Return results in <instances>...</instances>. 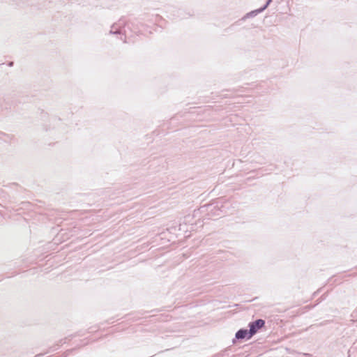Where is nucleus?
Here are the masks:
<instances>
[{"label":"nucleus","instance_id":"9d476101","mask_svg":"<svg viewBox=\"0 0 357 357\" xmlns=\"http://www.w3.org/2000/svg\"><path fill=\"white\" fill-rule=\"evenodd\" d=\"M41 356L40 354H39V355H36V357H39V356Z\"/></svg>","mask_w":357,"mask_h":357},{"label":"nucleus","instance_id":"20e7f679","mask_svg":"<svg viewBox=\"0 0 357 357\" xmlns=\"http://www.w3.org/2000/svg\"><path fill=\"white\" fill-rule=\"evenodd\" d=\"M262 13V10H261V8H258L254 10H252L251 12L248 13L243 18L242 20H244L247 18L254 17L256 15H257L259 13Z\"/></svg>","mask_w":357,"mask_h":357},{"label":"nucleus","instance_id":"f03ea898","mask_svg":"<svg viewBox=\"0 0 357 357\" xmlns=\"http://www.w3.org/2000/svg\"><path fill=\"white\" fill-rule=\"evenodd\" d=\"M265 321L262 319H258L254 321H251L248 324L250 336L255 335L259 329L265 326Z\"/></svg>","mask_w":357,"mask_h":357},{"label":"nucleus","instance_id":"39448f33","mask_svg":"<svg viewBox=\"0 0 357 357\" xmlns=\"http://www.w3.org/2000/svg\"><path fill=\"white\" fill-rule=\"evenodd\" d=\"M13 138V135L0 131V139L3 140L5 142H8L12 140Z\"/></svg>","mask_w":357,"mask_h":357},{"label":"nucleus","instance_id":"6e6552de","mask_svg":"<svg viewBox=\"0 0 357 357\" xmlns=\"http://www.w3.org/2000/svg\"><path fill=\"white\" fill-rule=\"evenodd\" d=\"M273 0H267L266 3L262 6L261 7V10H262V12L266 10L268 6L270 5V3L272 2Z\"/></svg>","mask_w":357,"mask_h":357},{"label":"nucleus","instance_id":"1a4fd4ad","mask_svg":"<svg viewBox=\"0 0 357 357\" xmlns=\"http://www.w3.org/2000/svg\"><path fill=\"white\" fill-rule=\"evenodd\" d=\"M13 61L9 62V63H8L9 66H13Z\"/></svg>","mask_w":357,"mask_h":357},{"label":"nucleus","instance_id":"f257e3e1","mask_svg":"<svg viewBox=\"0 0 357 357\" xmlns=\"http://www.w3.org/2000/svg\"><path fill=\"white\" fill-rule=\"evenodd\" d=\"M126 22L123 20L121 19L118 22L114 23L109 31L110 34L114 35H123L124 38L122 37L121 39L123 41V43H126V31H125Z\"/></svg>","mask_w":357,"mask_h":357},{"label":"nucleus","instance_id":"423d86ee","mask_svg":"<svg viewBox=\"0 0 357 357\" xmlns=\"http://www.w3.org/2000/svg\"><path fill=\"white\" fill-rule=\"evenodd\" d=\"M273 0H267L266 3L262 6L261 7V10H262V12L266 10L268 6L270 5V3L272 2Z\"/></svg>","mask_w":357,"mask_h":357},{"label":"nucleus","instance_id":"0eeeda50","mask_svg":"<svg viewBox=\"0 0 357 357\" xmlns=\"http://www.w3.org/2000/svg\"><path fill=\"white\" fill-rule=\"evenodd\" d=\"M273 0H267L266 3L262 6L261 7V10H262V12L266 10L268 6L270 5V3L272 2Z\"/></svg>","mask_w":357,"mask_h":357},{"label":"nucleus","instance_id":"7ed1b4c3","mask_svg":"<svg viewBox=\"0 0 357 357\" xmlns=\"http://www.w3.org/2000/svg\"><path fill=\"white\" fill-rule=\"evenodd\" d=\"M252 336H250V331L246 328L239 329L235 335V338L237 340H250Z\"/></svg>","mask_w":357,"mask_h":357}]
</instances>
